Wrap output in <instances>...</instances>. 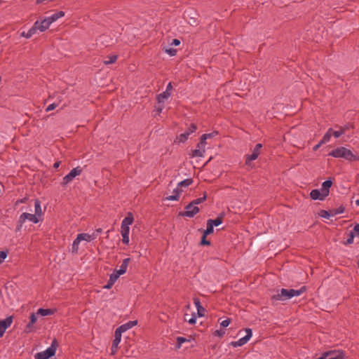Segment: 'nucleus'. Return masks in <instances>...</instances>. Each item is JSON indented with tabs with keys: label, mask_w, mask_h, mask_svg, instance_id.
I'll return each instance as SVG.
<instances>
[{
	"label": "nucleus",
	"mask_w": 359,
	"mask_h": 359,
	"mask_svg": "<svg viewBox=\"0 0 359 359\" xmlns=\"http://www.w3.org/2000/svg\"><path fill=\"white\" fill-rule=\"evenodd\" d=\"M59 344L56 339H53L51 342L50 346L45 351L39 352L35 354V359H49L51 357L54 356L56 353L57 348L58 347Z\"/></svg>",
	"instance_id": "obj_1"
},
{
	"label": "nucleus",
	"mask_w": 359,
	"mask_h": 359,
	"mask_svg": "<svg viewBox=\"0 0 359 359\" xmlns=\"http://www.w3.org/2000/svg\"><path fill=\"white\" fill-rule=\"evenodd\" d=\"M27 219L34 224H36L40 221V219L35 214L23 212L22 215H20L18 219L15 229L16 232L20 231L22 229V225Z\"/></svg>",
	"instance_id": "obj_2"
},
{
	"label": "nucleus",
	"mask_w": 359,
	"mask_h": 359,
	"mask_svg": "<svg viewBox=\"0 0 359 359\" xmlns=\"http://www.w3.org/2000/svg\"><path fill=\"white\" fill-rule=\"evenodd\" d=\"M293 297L292 289L282 288L280 291L278 290L276 294L271 296V299L273 302L276 301H285Z\"/></svg>",
	"instance_id": "obj_3"
},
{
	"label": "nucleus",
	"mask_w": 359,
	"mask_h": 359,
	"mask_svg": "<svg viewBox=\"0 0 359 359\" xmlns=\"http://www.w3.org/2000/svg\"><path fill=\"white\" fill-rule=\"evenodd\" d=\"M197 130V126L195 123H191L184 133L180 134L177 137L175 142L184 143L189 135L194 133Z\"/></svg>",
	"instance_id": "obj_4"
},
{
	"label": "nucleus",
	"mask_w": 359,
	"mask_h": 359,
	"mask_svg": "<svg viewBox=\"0 0 359 359\" xmlns=\"http://www.w3.org/2000/svg\"><path fill=\"white\" fill-rule=\"evenodd\" d=\"M184 210V212H180L179 215L190 218L194 217L200 210L199 208L194 205L192 201L185 206Z\"/></svg>",
	"instance_id": "obj_5"
},
{
	"label": "nucleus",
	"mask_w": 359,
	"mask_h": 359,
	"mask_svg": "<svg viewBox=\"0 0 359 359\" xmlns=\"http://www.w3.org/2000/svg\"><path fill=\"white\" fill-rule=\"evenodd\" d=\"M83 169L80 166L73 168L67 175H65L61 183L62 186H65L72 182L74 177L81 174Z\"/></svg>",
	"instance_id": "obj_6"
},
{
	"label": "nucleus",
	"mask_w": 359,
	"mask_h": 359,
	"mask_svg": "<svg viewBox=\"0 0 359 359\" xmlns=\"http://www.w3.org/2000/svg\"><path fill=\"white\" fill-rule=\"evenodd\" d=\"M262 148V144L258 143L255 146L252 154L245 156V164L247 165H250L251 161H255L258 158Z\"/></svg>",
	"instance_id": "obj_7"
},
{
	"label": "nucleus",
	"mask_w": 359,
	"mask_h": 359,
	"mask_svg": "<svg viewBox=\"0 0 359 359\" xmlns=\"http://www.w3.org/2000/svg\"><path fill=\"white\" fill-rule=\"evenodd\" d=\"M197 15L198 14L193 9L184 12V18L187 19L188 23L191 26L198 25Z\"/></svg>",
	"instance_id": "obj_8"
},
{
	"label": "nucleus",
	"mask_w": 359,
	"mask_h": 359,
	"mask_svg": "<svg viewBox=\"0 0 359 359\" xmlns=\"http://www.w3.org/2000/svg\"><path fill=\"white\" fill-rule=\"evenodd\" d=\"M355 236H359V224L356 223L353 230L350 231L348 233L347 240L344 243V245H351L353 243V239Z\"/></svg>",
	"instance_id": "obj_9"
},
{
	"label": "nucleus",
	"mask_w": 359,
	"mask_h": 359,
	"mask_svg": "<svg viewBox=\"0 0 359 359\" xmlns=\"http://www.w3.org/2000/svg\"><path fill=\"white\" fill-rule=\"evenodd\" d=\"M13 323V316H8L4 320H0V338L2 337L6 330L11 326Z\"/></svg>",
	"instance_id": "obj_10"
},
{
	"label": "nucleus",
	"mask_w": 359,
	"mask_h": 359,
	"mask_svg": "<svg viewBox=\"0 0 359 359\" xmlns=\"http://www.w3.org/2000/svg\"><path fill=\"white\" fill-rule=\"evenodd\" d=\"M343 158L348 161H359V156L354 154L350 149L344 147Z\"/></svg>",
	"instance_id": "obj_11"
},
{
	"label": "nucleus",
	"mask_w": 359,
	"mask_h": 359,
	"mask_svg": "<svg viewBox=\"0 0 359 359\" xmlns=\"http://www.w3.org/2000/svg\"><path fill=\"white\" fill-rule=\"evenodd\" d=\"M310 197L312 200H320V201H324L325 198L327 197L326 195H325L321 190L319 189H313L310 192Z\"/></svg>",
	"instance_id": "obj_12"
},
{
	"label": "nucleus",
	"mask_w": 359,
	"mask_h": 359,
	"mask_svg": "<svg viewBox=\"0 0 359 359\" xmlns=\"http://www.w3.org/2000/svg\"><path fill=\"white\" fill-rule=\"evenodd\" d=\"M225 212H220L216 219H208V222L209 224H210L213 227L214 226H219V224H221L222 222H223V220H224V218L225 217Z\"/></svg>",
	"instance_id": "obj_13"
},
{
	"label": "nucleus",
	"mask_w": 359,
	"mask_h": 359,
	"mask_svg": "<svg viewBox=\"0 0 359 359\" xmlns=\"http://www.w3.org/2000/svg\"><path fill=\"white\" fill-rule=\"evenodd\" d=\"M37 317L34 313H32L29 316V322L26 325L25 332L27 333L34 331L33 325L36 322Z\"/></svg>",
	"instance_id": "obj_14"
},
{
	"label": "nucleus",
	"mask_w": 359,
	"mask_h": 359,
	"mask_svg": "<svg viewBox=\"0 0 359 359\" xmlns=\"http://www.w3.org/2000/svg\"><path fill=\"white\" fill-rule=\"evenodd\" d=\"M332 185V181L331 178H329L328 180H325L322 184V188L321 191L326 195L327 196L330 194V189Z\"/></svg>",
	"instance_id": "obj_15"
},
{
	"label": "nucleus",
	"mask_w": 359,
	"mask_h": 359,
	"mask_svg": "<svg viewBox=\"0 0 359 359\" xmlns=\"http://www.w3.org/2000/svg\"><path fill=\"white\" fill-rule=\"evenodd\" d=\"M96 234L97 233L88 234L86 233H82L78 234L76 237L80 240V241H86L90 242L96 238Z\"/></svg>",
	"instance_id": "obj_16"
},
{
	"label": "nucleus",
	"mask_w": 359,
	"mask_h": 359,
	"mask_svg": "<svg viewBox=\"0 0 359 359\" xmlns=\"http://www.w3.org/2000/svg\"><path fill=\"white\" fill-rule=\"evenodd\" d=\"M343 150H344V147H339L333 149L328 155L334 158H343Z\"/></svg>",
	"instance_id": "obj_17"
},
{
	"label": "nucleus",
	"mask_w": 359,
	"mask_h": 359,
	"mask_svg": "<svg viewBox=\"0 0 359 359\" xmlns=\"http://www.w3.org/2000/svg\"><path fill=\"white\" fill-rule=\"evenodd\" d=\"M137 324V320H130L128 323L123 324L118 327L119 330L123 333L128 330L132 328L133 326L136 325Z\"/></svg>",
	"instance_id": "obj_18"
},
{
	"label": "nucleus",
	"mask_w": 359,
	"mask_h": 359,
	"mask_svg": "<svg viewBox=\"0 0 359 359\" xmlns=\"http://www.w3.org/2000/svg\"><path fill=\"white\" fill-rule=\"evenodd\" d=\"M329 353L331 354L330 356L327 358V359H344V353L342 351H330Z\"/></svg>",
	"instance_id": "obj_19"
},
{
	"label": "nucleus",
	"mask_w": 359,
	"mask_h": 359,
	"mask_svg": "<svg viewBox=\"0 0 359 359\" xmlns=\"http://www.w3.org/2000/svg\"><path fill=\"white\" fill-rule=\"evenodd\" d=\"M56 309L40 308L37 310L36 314L41 316H50L55 313Z\"/></svg>",
	"instance_id": "obj_20"
},
{
	"label": "nucleus",
	"mask_w": 359,
	"mask_h": 359,
	"mask_svg": "<svg viewBox=\"0 0 359 359\" xmlns=\"http://www.w3.org/2000/svg\"><path fill=\"white\" fill-rule=\"evenodd\" d=\"M130 262V258H126L123 260V262H122L121 265L120 266V269L118 270H117V271L119 273V274L123 275L126 272L127 268H128V266Z\"/></svg>",
	"instance_id": "obj_21"
},
{
	"label": "nucleus",
	"mask_w": 359,
	"mask_h": 359,
	"mask_svg": "<svg viewBox=\"0 0 359 359\" xmlns=\"http://www.w3.org/2000/svg\"><path fill=\"white\" fill-rule=\"evenodd\" d=\"M51 25V22H50V20L48 18L43 19L40 22V27H39V31L40 32H45L46 29H48Z\"/></svg>",
	"instance_id": "obj_22"
},
{
	"label": "nucleus",
	"mask_w": 359,
	"mask_h": 359,
	"mask_svg": "<svg viewBox=\"0 0 359 359\" xmlns=\"http://www.w3.org/2000/svg\"><path fill=\"white\" fill-rule=\"evenodd\" d=\"M134 221L133 215L131 212H128L127 216L123 219L121 225L128 226L132 224Z\"/></svg>",
	"instance_id": "obj_23"
},
{
	"label": "nucleus",
	"mask_w": 359,
	"mask_h": 359,
	"mask_svg": "<svg viewBox=\"0 0 359 359\" xmlns=\"http://www.w3.org/2000/svg\"><path fill=\"white\" fill-rule=\"evenodd\" d=\"M171 95V93H168L164 91L156 96V100L158 104H161V102H164L165 99H168Z\"/></svg>",
	"instance_id": "obj_24"
},
{
	"label": "nucleus",
	"mask_w": 359,
	"mask_h": 359,
	"mask_svg": "<svg viewBox=\"0 0 359 359\" xmlns=\"http://www.w3.org/2000/svg\"><path fill=\"white\" fill-rule=\"evenodd\" d=\"M249 340L245 337H243L238 339V341H231L230 343V345L232 346L233 347L242 346L244 344H245Z\"/></svg>",
	"instance_id": "obj_25"
},
{
	"label": "nucleus",
	"mask_w": 359,
	"mask_h": 359,
	"mask_svg": "<svg viewBox=\"0 0 359 359\" xmlns=\"http://www.w3.org/2000/svg\"><path fill=\"white\" fill-rule=\"evenodd\" d=\"M35 215L39 218L42 214L41 202L39 199L34 201Z\"/></svg>",
	"instance_id": "obj_26"
},
{
	"label": "nucleus",
	"mask_w": 359,
	"mask_h": 359,
	"mask_svg": "<svg viewBox=\"0 0 359 359\" xmlns=\"http://www.w3.org/2000/svg\"><path fill=\"white\" fill-rule=\"evenodd\" d=\"M205 149H201L200 148L194 149L191 151V154H190L191 158L194 157H203L205 153Z\"/></svg>",
	"instance_id": "obj_27"
},
{
	"label": "nucleus",
	"mask_w": 359,
	"mask_h": 359,
	"mask_svg": "<svg viewBox=\"0 0 359 359\" xmlns=\"http://www.w3.org/2000/svg\"><path fill=\"white\" fill-rule=\"evenodd\" d=\"M64 15H65V12L60 11H58V12L54 13L53 15L48 17V18L49 19L50 22L53 23V22L56 21L57 19L63 17Z\"/></svg>",
	"instance_id": "obj_28"
},
{
	"label": "nucleus",
	"mask_w": 359,
	"mask_h": 359,
	"mask_svg": "<svg viewBox=\"0 0 359 359\" xmlns=\"http://www.w3.org/2000/svg\"><path fill=\"white\" fill-rule=\"evenodd\" d=\"M198 231H202L203 235H205V236H208V235L212 234L214 232V227L207 221L206 229L203 230L202 229H201Z\"/></svg>",
	"instance_id": "obj_29"
},
{
	"label": "nucleus",
	"mask_w": 359,
	"mask_h": 359,
	"mask_svg": "<svg viewBox=\"0 0 359 359\" xmlns=\"http://www.w3.org/2000/svg\"><path fill=\"white\" fill-rule=\"evenodd\" d=\"M193 182H194L193 179H191V178L186 179V180H184L180 182L177 184V187L180 189L182 187H187L190 186L193 183Z\"/></svg>",
	"instance_id": "obj_30"
},
{
	"label": "nucleus",
	"mask_w": 359,
	"mask_h": 359,
	"mask_svg": "<svg viewBox=\"0 0 359 359\" xmlns=\"http://www.w3.org/2000/svg\"><path fill=\"white\" fill-rule=\"evenodd\" d=\"M121 342L120 340L114 339L112 341V345L111 347V355H114L118 351V346L119 343Z\"/></svg>",
	"instance_id": "obj_31"
},
{
	"label": "nucleus",
	"mask_w": 359,
	"mask_h": 359,
	"mask_svg": "<svg viewBox=\"0 0 359 359\" xmlns=\"http://www.w3.org/2000/svg\"><path fill=\"white\" fill-rule=\"evenodd\" d=\"M80 240L76 237V239L73 241L72 252L74 254H77L79 251V245L80 243Z\"/></svg>",
	"instance_id": "obj_32"
},
{
	"label": "nucleus",
	"mask_w": 359,
	"mask_h": 359,
	"mask_svg": "<svg viewBox=\"0 0 359 359\" xmlns=\"http://www.w3.org/2000/svg\"><path fill=\"white\" fill-rule=\"evenodd\" d=\"M337 128L338 126H336ZM339 129H341L343 131V133H345L346 131L349 130L350 129L354 128V125L352 123H347L344 126H339Z\"/></svg>",
	"instance_id": "obj_33"
},
{
	"label": "nucleus",
	"mask_w": 359,
	"mask_h": 359,
	"mask_svg": "<svg viewBox=\"0 0 359 359\" xmlns=\"http://www.w3.org/2000/svg\"><path fill=\"white\" fill-rule=\"evenodd\" d=\"M107 58L108 60L104 61V64L106 65L114 63L116 61L118 56L116 55H112L107 56Z\"/></svg>",
	"instance_id": "obj_34"
},
{
	"label": "nucleus",
	"mask_w": 359,
	"mask_h": 359,
	"mask_svg": "<svg viewBox=\"0 0 359 359\" xmlns=\"http://www.w3.org/2000/svg\"><path fill=\"white\" fill-rule=\"evenodd\" d=\"M190 341H191L190 339H187L185 337H178L177 338V343H176V345H175V348H180L183 343H184L186 341H189V342Z\"/></svg>",
	"instance_id": "obj_35"
},
{
	"label": "nucleus",
	"mask_w": 359,
	"mask_h": 359,
	"mask_svg": "<svg viewBox=\"0 0 359 359\" xmlns=\"http://www.w3.org/2000/svg\"><path fill=\"white\" fill-rule=\"evenodd\" d=\"M206 199H207V193L204 192L203 197L193 200L192 202H193L194 205L196 206L197 205H199V204L203 203L205 201H206Z\"/></svg>",
	"instance_id": "obj_36"
},
{
	"label": "nucleus",
	"mask_w": 359,
	"mask_h": 359,
	"mask_svg": "<svg viewBox=\"0 0 359 359\" xmlns=\"http://www.w3.org/2000/svg\"><path fill=\"white\" fill-rule=\"evenodd\" d=\"M306 291V286H302L299 290L292 289L293 297H295V296H299V295H301L302 294H303Z\"/></svg>",
	"instance_id": "obj_37"
},
{
	"label": "nucleus",
	"mask_w": 359,
	"mask_h": 359,
	"mask_svg": "<svg viewBox=\"0 0 359 359\" xmlns=\"http://www.w3.org/2000/svg\"><path fill=\"white\" fill-rule=\"evenodd\" d=\"M206 140L205 136H201L200 138V141L197 144V148H200L201 149H205V147L206 145Z\"/></svg>",
	"instance_id": "obj_38"
},
{
	"label": "nucleus",
	"mask_w": 359,
	"mask_h": 359,
	"mask_svg": "<svg viewBox=\"0 0 359 359\" xmlns=\"http://www.w3.org/2000/svg\"><path fill=\"white\" fill-rule=\"evenodd\" d=\"M121 276V274H119V273L117 271V270H115L109 276V280L111 281V282H114L115 283V282L116 281V280L119 278V276Z\"/></svg>",
	"instance_id": "obj_39"
},
{
	"label": "nucleus",
	"mask_w": 359,
	"mask_h": 359,
	"mask_svg": "<svg viewBox=\"0 0 359 359\" xmlns=\"http://www.w3.org/2000/svg\"><path fill=\"white\" fill-rule=\"evenodd\" d=\"M35 33L34 32V29H29L27 32H22L21 33V36H24L27 39L32 37Z\"/></svg>",
	"instance_id": "obj_40"
},
{
	"label": "nucleus",
	"mask_w": 359,
	"mask_h": 359,
	"mask_svg": "<svg viewBox=\"0 0 359 359\" xmlns=\"http://www.w3.org/2000/svg\"><path fill=\"white\" fill-rule=\"evenodd\" d=\"M8 253V250L0 251V264H1L5 260Z\"/></svg>",
	"instance_id": "obj_41"
},
{
	"label": "nucleus",
	"mask_w": 359,
	"mask_h": 359,
	"mask_svg": "<svg viewBox=\"0 0 359 359\" xmlns=\"http://www.w3.org/2000/svg\"><path fill=\"white\" fill-rule=\"evenodd\" d=\"M207 236H205V235L202 234L201 239L200 241V245H210L211 243L210 241L207 240Z\"/></svg>",
	"instance_id": "obj_42"
},
{
	"label": "nucleus",
	"mask_w": 359,
	"mask_h": 359,
	"mask_svg": "<svg viewBox=\"0 0 359 359\" xmlns=\"http://www.w3.org/2000/svg\"><path fill=\"white\" fill-rule=\"evenodd\" d=\"M319 215L321 217L329 219L330 217V213L329 211L325 210H321L319 212Z\"/></svg>",
	"instance_id": "obj_43"
},
{
	"label": "nucleus",
	"mask_w": 359,
	"mask_h": 359,
	"mask_svg": "<svg viewBox=\"0 0 359 359\" xmlns=\"http://www.w3.org/2000/svg\"><path fill=\"white\" fill-rule=\"evenodd\" d=\"M217 135H218V132L216 131V130H214L213 132H212L210 133H205V134L202 135V136H205V140H207V139H209V138H212V137H215Z\"/></svg>",
	"instance_id": "obj_44"
},
{
	"label": "nucleus",
	"mask_w": 359,
	"mask_h": 359,
	"mask_svg": "<svg viewBox=\"0 0 359 359\" xmlns=\"http://www.w3.org/2000/svg\"><path fill=\"white\" fill-rule=\"evenodd\" d=\"M122 332L117 327L114 332V339L120 340L121 339Z\"/></svg>",
	"instance_id": "obj_45"
},
{
	"label": "nucleus",
	"mask_w": 359,
	"mask_h": 359,
	"mask_svg": "<svg viewBox=\"0 0 359 359\" xmlns=\"http://www.w3.org/2000/svg\"><path fill=\"white\" fill-rule=\"evenodd\" d=\"M165 52L170 56H175L177 54V50L174 48H166Z\"/></svg>",
	"instance_id": "obj_46"
},
{
	"label": "nucleus",
	"mask_w": 359,
	"mask_h": 359,
	"mask_svg": "<svg viewBox=\"0 0 359 359\" xmlns=\"http://www.w3.org/2000/svg\"><path fill=\"white\" fill-rule=\"evenodd\" d=\"M330 138L331 134H325L322 140H320V144H325L326 142L330 141Z\"/></svg>",
	"instance_id": "obj_47"
},
{
	"label": "nucleus",
	"mask_w": 359,
	"mask_h": 359,
	"mask_svg": "<svg viewBox=\"0 0 359 359\" xmlns=\"http://www.w3.org/2000/svg\"><path fill=\"white\" fill-rule=\"evenodd\" d=\"M206 310L203 306H201L198 309H197V314L199 317H203L205 316Z\"/></svg>",
	"instance_id": "obj_48"
},
{
	"label": "nucleus",
	"mask_w": 359,
	"mask_h": 359,
	"mask_svg": "<svg viewBox=\"0 0 359 359\" xmlns=\"http://www.w3.org/2000/svg\"><path fill=\"white\" fill-rule=\"evenodd\" d=\"M225 334V331L223 330H217L213 332L214 336L222 337Z\"/></svg>",
	"instance_id": "obj_49"
},
{
	"label": "nucleus",
	"mask_w": 359,
	"mask_h": 359,
	"mask_svg": "<svg viewBox=\"0 0 359 359\" xmlns=\"http://www.w3.org/2000/svg\"><path fill=\"white\" fill-rule=\"evenodd\" d=\"M130 228L128 226L121 225V235L129 234Z\"/></svg>",
	"instance_id": "obj_50"
},
{
	"label": "nucleus",
	"mask_w": 359,
	"mask_h": 359,
	"mask_svg": "<svg viewBox=\"0 0 359 359\" xmlns=\"http://www.w3.org/2000/svg\"><path fill=\"white\" fill-rule=\"evenodd\" d=\"M231 322V320L230 318H226L220 323V325L223 327H226L229 325Z\"/></svg>",
	"instance_id": "obj_51"
},
{
	"label": "nucleus",
	"mask_w": 359,
	"mask_h": 359,
	"mask_svg": "<svg viewBox=\"0 0 359 359\" xmlns=\"http://www.w3.org/2000/svg\"><path fill=\"white\" fill-rule=\"evenodd\" d=\"M185 320H187L190 325H194L196 322V313H193L192 317L188 320L185 318Z\"/></svg>",
	"instance_id": "obj_52"
},
{
	"label": "nucleus",
	"mask_w": 359,
	"mask_h": 359,
	"mask_svg": "<svg viewBox=\"0 0 359 359\" xmlns=\"http://www.w3.org/2000/svg\"><path fill=\"white\" fill-rule=\"evenodd\" d=\"M246 335L245 336L248 340L250 339V338L252 336V330L251 328H246L245 329Z\"/></svg>",
	"instance_id": "obj_53"
},
{
	"label": "nucleus",
	"mask_w": 359,
	"mask_h": 359,
	"mask_svg": "<svg viewBox=\"0 0 359 359\" xmlns=\"http://www.w3.org/2000/svg\"><path fill=\"white\" fill-rule=\"evenodd\" d=\"M40 27V22L39 20H36L31 29H34V32L36 33V30H39Z\"/></svg>",
	"instance_id": "obj_54"
},
{
	"label": "nucleus",
	"mask_w": 359,
	"mask_h": 359,
	"mask_svg": "<svg viewBox=\"0 0 359 359\" xmlns=\"http://www.w3.org/2000/svg\"><path fill=\"white\" fill-rule=\"evenodd\" d=\"M194 304H195V306H196V309H198V308H200V307L203 306L201 305V301H200V299H199L198 297H195V298H194Z\"/></svg>",
	"instance_id": "obj_55"
},
{
	"label": "nucleus",
	"mask_w": 359,
	"mask_h": 359,
	"mask_svg": "<svg viewBox=\"0 0 359 359\" xmlns=\"http://www.w3.org/2000/svg\"><path fill=\"white\" fill-rule=\"evenodd\" d=\"M165 200L168 201H178L179 196L177 195H170L165 198Z\"/></svg>",
	"instance_id": "obj_56"
},
{
	"label": "nucleus",
	"mask_w": 359,
	"mask_h": 359,
	"mask_svg": "<svg viewBox=\"0 0 359 359\" xmlns=\"http://www.w3.org/2000/svg\"><path fill=\"white\" fill-rule=\"evenodd\" d=\"M343 134V131L341 129H339V130L337 131H333L332 133V135L335 138L339 137Z\"/></svg>",
	"instance_id": "obj_57"
},
{
	"label": "nucleus",
	"mask_w": 359,
	"mask_h": 359,
	"mask_svg": "<svg viewBox=\"0 0 359 359\" xmlns=\"http://www.w3.org/2000/svg\"><path fill=\"white\" fill-rule=\"evenodd\" d=\"M57 104H55V103L50 104H49V105L47 107V108H46V111H52V110L55 109L56 108V107H57Z\"/></svg>",
	"instance_id": "obj_58"
},
{
	"label": "nucleus",
	"mask_w": 359,
	"mask_h": 359,
	"mask_svg": "<svg viewBox=\"0 0 359 359\" xmlns=\"http://www.w3.org/2000/svg\"><path fill=\"white\" fill-rule=\"evenodd\" d=\"M335 210H336V211L334 212V213H337V215H339V214L343 213L344 212L345 208L341 205L338 208H336Z\"/></svg>",
	"instance_id": "obj_59"
},
{
	"label": "nucleus",
	"mask_w": 359,
	"mask_h": 359,
	"mask_svg": "<svg viewBox=\"0 0 359 359\" xmlns=\"http://www.w3.org/2000/svg\"><path fill=\"white\" fill-rule=\"evenodd\" d=\"M164 108V102H161V104H158V107H156V111L160 114L163 109Z\"/></svg>",
	"instance_id": "obj_60"
},
{
	"label": "nucleus",
	"mask_w": 359,
	"mask_h": 359,
	"mask_svg": "<svg viewBox=\"0 0 359 359\" xmlns=\"http://www.w3.org/2000/svg\"><path fill=\"white\" fill-rule=\"evenodd\" d=\"M122 241L124 244L129 243V234L122 235Z\"/></svg>",
	"instance_id": "obj_61"
},
{
	"label": "nucleus",
	"mask_w": 359,
	"mask_h": 359,
	"mask_svg": "<svg viewBox=\"0 0 359 359\" xmlns=\"http://www.w3.org/2000/svg\"><path fill=\"white\" fill-rule=\"evenodd\" d=\"M182 192V189L177 187L173 190V195H177L180 197V195Z\"/></svg>",
	"instance_id": "obj_62"
},
{
	"label": "nucleus",
	"mask_w": 359,
	"mask_h": 359,
	"mask_svg": "<svg viewBox=\"0 0 359 359\" xmlns=\"http://www.w3.org/2000/svg\"><path fill=\"white\" fill-rule=\"evenodd\" d=\"M331 354L329 353V351L324 353L320 357L316 358V359H327L329 356H330Z\"/></svg>",
	"instance_id": "obj_63"
},
{
	"label": "nucleus",
	"mask_w": 359,
	"mask_h": 359,
	"mask_svg": "<svg viewBox=\"0 0 359 359\" xmlns=\"http://www.w3.org/2000/svg\"><path fill=\"white\" fill-rule=\"evenodd\" d=\"M172 83L171 82H169L168 84L167 85V87H166V89L165 91L168 92V93H171L172 92Z\"/></svg>",
	"instance_id": "obj_64"
}]
</instances>
